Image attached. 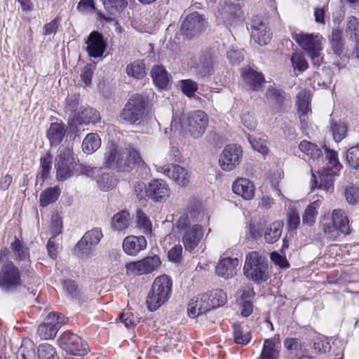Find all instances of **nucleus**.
Returning a JSON list of instances; mask_svg holds the SVG:
<instances>
[{
	"mask_svg": "<svg viewBox=\"0 0 359 359\" xmlns=\"http://www.w3.org/2000/svg\"><path fill=\"white\" fill-rule=\"evenodd\" d=\"M63 290L66 294L71 298H76L79 292L74 281L71 280H64L62 283Z\"/></svg>",
	"mask_w": 359,
	"mask_h": 359,
	"instance_id": "obj_60",
	"label": "nucleus"
},
{
	"mask_svg": "<svg viewBox=\"0 0 359 359\" xmlns=\"http://www.w3.org/2000/svg\"><path fill=\"white\" fill-rule=\"evenodd\" d=\"M39 359H59L55 348L48 344H42L38 348Z\"/></svg>",
	"mask_w": 359,
	"mask_h": 359,
	"instance_id": "obj_52",
	"label": "nucleus"
},
{
	"mask_svg": "<svg viewBox=\"0 0 359 359\" xmlns=\"http://www.w3.org/2000/svg\"><path fill=\"white\" fill-rule=\"evenodd\" d=\"M66 133L65 126L62 123H52L47 130V137L51 147L57 146L62 141Z\"/></svg>",
	"mask_w": 359,
	"mask_h": 359,
	"instance_id": "obj_30",
	"label": "nucleus"
},
{
	"mask_svg": "<svg viewBox=\"0 0 359 359\" xmlns=\"http://www.w3.org/2000/svg\"><path fill=\"white\" fill-rule=\"evenodd\" d=\"M136 226L146 235L151 233V222L146 214L141 210H138L136 212Z\"/></svg>",
	"mask_w": 359,
	"mask_h": 359,
	"instance_id": "obj_43",
	"label": "nucleus"
},
{
	"mask_svg": "<svg viewBox=\"0 0 359 359\" xmlns=\"http://www.w3.org/2000/svg\"><path fill=\"white\" fill-rule=\"evenodd\" d=\"M116 182L114 174L109 172L102 174L97 180V186L103 191L112 189L116 186Z\"/></svg>",
	"mask_w": 359,
	"mask_h": 359,
	"instance_id": "obj_45",
	"label": "nucleus"
},
{
	"mask_svg": "<svg viewBox=\"0 0 359 359\" xmlns=\"http://www.w3.org/2000/svg\"><path fill=\"white\" fill-rule=\"evenodd\" d=\"M102 237V232L98 228L86 232L75 246L74 252L82 256L90 255Z\"/></svg>",
	"mask_w": 359,
	"mask_h": 359,
	"instance_id": "obj_13",
	"label": "nucleus"
},
{
	"mask_svg": "<svg viewBox=\"0 0 359 359\" xmlns=\"http://www.w3.org/2000/svg\"><path fill=\"white\" fill-rule=\"evenodd\" d=\"M244 50L238 49L234 46H231L226 53V57L230 63L233 65H238L244 60Z\"/></svg>",
	"mask_w": 359,
	"mask_h": 359,
	"instance_id": "obj_56",
	"label": "nucleus"
},
{
	"mask_svg": "<svg viewBox=\"0 0 359 359\" xmlns=\"http://www.w3.org/2000/svg\"><path fill=\"white\" fill-rule=\"evenodd\" d=\"M324 233L332 240H336L341 234L349 233L348 220L341 210H334L331 217H325L322 222Z\"/></svg>",
	"mask_w": 359,
	"mask_h": 359,
	"instance_id": "obj_7",
	"label": "nucleus"
},
{
	"mask_svg": "<svg viewBox=\"0 0 359 359\" xmlns=\"http://www.w3.org/2000/svg\"><path fill=\"white\" fill-rule=\"evenodd\" d=\"M232 327L235 343L238 344L245 345L250 342L251 339V335L249 332L243 333L242 327L238 323H233Z\"/></svg>",
	"mask_w": 359,
	"mask_h": 359,
	"instance_id": "obj_48",
	"label": "nucleus"
},
{
	"mask_svg": "<svg viewBox=\"0 0 359 359\" xmlns=\"http://www.w3.org/2000/svg\"><path fill=\"white\" fill-rule=\"evenodd\" d=\"M243 271L246 278L256 284L266 282L269 278L267 259L255 251L246 255Z\"/></svg>",
	"mask_w": 359,
	"mask_h": 359,
	"instance_id": "obj_3",
	"label": "nucleus"
},
{
	"mask_svg": "<svg viewBox=\"0 0 359 359\" xmlns=\"http://www.w3.org/2000/svg\"><path fill=\"white\" fill-rule=\"evenodd\" d=\"M248 139L253 149L262 154H268L269 149L266 140L250 135H248Z\"/></svg>",
	"mask_w": 359,
	"mask_h": 359,
	"instance_id": "obj_54",
	"label": "nucleus"
},
{
	"mask_svg": "<svg viewBox=\"0 0 359 359\" xmlns=\"http://www.w3.org/2000/svg\"><path fill=\"white\" fill-rule=\"evenodd\" d=\"M99 112L91 108L86 107L81 111L79 112L76 117V121L79 124L96 123L100 121Z\"/></svg>",
	"mask_w": 359,
	"mask_h": 359,
	"instance_id": "obj_37",
	"label": "nucleus"
},
{
	"mask_svg": "<svg viewBox=\"0 0 359 359\" xmlns=\"http://www.w3.org/2000/svg\"><path fill=\"white\" fill-rule=\"evenodd\" d=\"M208 297L210 304L212 309L222 306L226 303V294L222 290H215Z\"/></svg>",
	"mask_w": 359,
	"mask_h": 359,
	"instance_id": "obj_47",
	"label": "nucleus"
},
{
	"mask_svg": "<svg viewBox=\"0 0 359 359\" xmlns=\"http://www.w3.org/2000/svg\"><path fill=\"white\" fill-rule=\"evenodd\" d=\"M126 70L129 76L141 79L146 74L145 63L143 60H135L126 66Z\"/></svg>",
	"mask_w": 359,
	"mask_h": 359,
	"instance_id": "obj_41",
	"label": "nucleus"
},
{
	"mask_svg": "<svg viewBox=\"0 0 359 359\" xmlns=\"http://www.w3.org/2000/svg\"><path fill=\"white\" fill-rule=\"evenodd\" d=\"M242 148L235 144L226 145L219 158L220 168L224 171H231L239 165L242 157Z\"/></svg>",
	"mask_w": 359,
	"mask_h": 359,
	"instance_id": "obj_12",
	"label": "nucleus"
},
{
	"mask_svg": "<svg viewBox=\"0 0 359 359\" xmlns=\"http://www.w3.org/2000/svg\"><path fill=\"white\" fill-rule=\"evenodd\" d=\"M51 157L49 155L41 158V171L38 174L37 177L40 178L43 182L49 176L51 170Z\"/></svg>",
	"mask_w": 359,
	"mask_h": 359,
	"instance_id": "obj_55",
	"label": "nucleus"
},
{
	"mask_svg": "<svg viewBox=\"0 0 359 359\" xmlns=\"http://www.w3.org/2000/svg\"><path fill=\"white\" fill-rule=\"evenodd\" d=\"M163 173L182 187L189 183V175L187 170L178 165L170 164L162 168Z\"/></svg>",
	"mask_w": 359,
	"mask_h": 359,
	"instance_id": "obj_22",
	"label": "nucleus"
},
{
	"mask_svg": "<svg viewBox=\"0 0 359 359\" xmlns=\"http://www.w3.org/2000/svg\"><path fill=\"white\" fill-rule=\"evenodd\" d=\"M313 348L317 353H323L329 351L331 346L326 338L319 337L314 340Z\"/></svg>",
	"mask_w": 359,
	"mask_h": 359,
	"instance_id": "obj_58",
	"label": "nucleus"
},
{
	"mask_svg": "<svg viewBox=\"0 0 359 359\" xmlns=\"http://www.w3.org/2000/svg\"><path fill=\"white\" fill-rule=\"evenodd\" d=\"M280 348V343L278 335L265 339L259 359H277L279 355Z\"/></svg>",
	"mask_w": 359,
	"mask_h": 359,
	"instance_id": "obj_29",
	"label": "nucleus"
},
{
	"mask_svg": "<svg viewBox=\"0 0 359 359\" xmlns=\"http://www.w3.org/2000/svg\"><path fill=\"white\" fill-rule=\"evenodd\" d=\"M345 32L351 40L358 43L359 41V20L354 16L348 17Z\"/></svg>",
	"mask_w": 359,
	"mask_h": 359,
	"instance_id": "obj_42",
	"label": "nucleus"
},
{
	"mask_svg": "<svg viewBox=\"0 0 359 359\" xmlns=\"http://www.w3.org/2000/svg\"><path fill=\"white\" fill-rule=\"evenodd\" d=\"M208 126V117L204 111L196 110L189 113L187 126L191 135L194 138L200 137Z\"/></svg>",
	"mask_w": 359,
	"mask_h": 359,
	"instance_id": "obj_17",
	"label": "nucleus"
},
{
	"mask_svg": "<svg viewBox=\"0 0 359 359\" xmlns=\"http://www.w3.org/2000/svg\"><path fill=\"white\" fill-rule=\"evenodd\" d=\"M76 166L77 163L72 149L68 147L60 149L59 154L55 158L57 180L64 181L73 176Z\"/></svg>",
	"mask_w": 359,
	"mask_h": 359,
	"instance_id": "obj_9",
	"label": "nucleus"
},
{
	"mask_svg": "<svg viewBox=\"0 0 359 359\" xmlns=\"http://www.w3.org/2000/svg\"><path fill=\"white\" fill-rule=\"evenodd\" d=\"M120 320L127 328H132L137 325V318L130 312L122 313L119 315Z\"/></svg>",
	"mask_w": 359,
	"mask_h": 359,
	"instance_id": "obj_62",
	"label": "nucleus"
},
{
	"mask_svg": "<svg viewBox=\"0 0 359 359\" xmlns=\"http://www.w3.org/2000/svg\"><path fill=\"white\" fill-rule=\"evenodd\" d=\"M325 158L328 161L327 170H332L334 172H339L342 168V165L340 163L337 153L332 149L324 146Z\"/></svg>",
	"mask_w": 359,
	"mask_h": 359,
	"instance_id": "obj_44",
	"label": "nucleus"
},
{
	"mask_svg": "<svg viewBox=\"0 0 359 359\" xmlns=\"http://www.w3.org/2000/svg\"><path fill=\"white\" fill-rule=\"evenodd\" d=\"M172 281L166 275L157 277L147 298L148 309L154 311L166 302L172 294Z\"/></svg>",
	"mask_w": 359,
	"mask_h": 359,
	"instance_id": "obj_4",
	"label": "nucleus"
},
{
	"mask_svg": "<svg viewBox=\"0 0 359 359\" xmlns=\"http://www.w3.org/2000/svg\"><path fill=\"white\" fill-rule=\"evenodd\" d=\"M147 105L148 100L145 96L135 94L128 100L119 117L130 124L140 125L146 116Z\"/></svg>",
	"mask_w": 359,
	"mask_h": 359,
	"instance_id": "obj_5",
	"label": "nucleus"
},
{
	"mask_svg": "<svg viewBox=\"0 0 359 359\" xmlns=\"http://www.w3.org/2000/svg\"><path fill=\"white\" fill-rule=\"evenodd\" d=\"M151 76L154 84L159 88L164 89L168 86L170 76L163 66H154L151 71Z\"/></svg>",
	"mask_w": 359,
	"mask_h": 359,
	"instance_id": "obj_31",
	"label": "nucleus"
},
{
	"mask_svg": "<svg viewBox=\"0 0 359 359\" xmlns=\"http://www.w3.org/2000/svg\"><path fill=\"white\" fill-rule=\"evenodd\" d=\"M299 149L301 152L307 156L309 159H312L313 161H319L320 158H322V151L316 144L306 140H302L299 144Z\"/></svg>",
	"mask_w": 359,
	"mask_h": 359,
	"instance_id": "obj_36",
	"label": "nucleus"
},
{
	"mask_svg": "<svg viewBox=\"0 0 359 359\" xmlns=\"http://www.w3.org/2000/svg\"><path fill=\"white\" fill-rule=\"evenodd\" d=\"M233 191L245 200H251L255 196V187L247 178H238L233 184Z\"/></svg>",
	"mask_w": 359,
	"mask_h": 359,
	"instance_id": "obj_27",
	"label": "nucleus"
},
{
	"mask_svg": "<svg viewBox=\"0 0 359 359\" xmlns=\"http://www.w3.org/2000/svg\"><path fill=\"white\" fill-rule=\"evenodd\" d=\"M292 39L306 52L312 61L313 65L318 67L323 61V57L321 55L323 36L318 34H309L300 32L294 33Z\"/></svg>",
	"mask_w": 359,
	"mask_h": 359,
	"instance_id": "obj_2",
	"label": "nucleus"
},
{
	"mask_svg": "<svg viewBox=\"0 0 359 359\" xmlns=\"http://www.w3.org/2000/svg\"><path fill=\"white\" fill-rule=\"evenodd\" d=\"M147 196L155 202L166 199L170 195L167 183L163 180H152L145 187Z\"/></svg>",
	"mask_w": 359,
	"mask_h": 359,
	"instance_id": "obj_19",
	"label": "nucleus"
},
{
	"mask_svg": "<svg viewBox=\"0 0 359 359\" xmlns=\"http://www.w3.org/2000/svg\"><path fill=\"white\" fill-rule=\"evenodd\" d=\"M97 171V168L92 167L89 165L86 164H77L76 167L74 175H86L87 177H93Z\"/></svg>",
	"mask_w": 359,
	"mask_h": 359,
	"instance_id": "obj_61",
	"label": "nucleus"
},
{
	"mask_svg": "<svg viewBox=\"0 0 359 359\" xmlns=\"http://www.w3.org/2000/svg\"><path fill=\"white\" fill-rule=\"evenodd\" d=\"M265 96L269 102L278 109L283 107L286 100L285 93L280 89L276 88L272 85L267 88Z\"/></svg>",
	"mask_w": 359,
	"mask_h": 359,
	"instance_id": "obj_33",
	"label": "nucleus"
},
{
	"mask_svg": "<svg viewBox=\"0 0 359 359\" xmlns=\"http://www.w3.org/2000/svg\"><path fill=\"white\" fill-rule=\"evenodd\" d=\"M161 264V262L158 256H147L140 261L128 264L126 269L128 272L135 275H143L157 270Z\"/></svg>",
	"mask_w": 359,
	"mask_h": 359,
	"instance_id": "obj_16",
	"label": "nucleus"
},
{
	"mask_svg": "<svg viewBox=\"0 0 359 359\" xmlns=\"http://www.w3.org/2000/svg\"><path fill=\"white\" fill-rule=\"evenodd\" d=\"M320 203L319 200H316L306 207L302 215V222L304 224L310 226L315 223L318 215L317 210L320 207Z\"/></svg>",
	"mask_w": 359,
	"mask_h": 359,
	"instance_id": "obj_40",
	"label": "nucleus"
},
{
	"mask_svg": "<svg viewBox=\"0 0 359 359\" xmlns=\"http://www.w3.org/2000/svg\"><path fill=\"white\" fill-rule=\"evenodd\" d=\"M59 346L70 355L82 357L88 352L87 343L71 332H65L57 339Z\"/></svg>",
	"mask_w": 359,
	"mask_h": 359,
	"instance_id": "obj_11",
	"label": "nucleus"
},
{
	"mask_svg": "<svg viewBox=\"0 0 359 359\" xmlns=\"http://www.w3.org/2000/svg\"><path fill=\"white\" fill-rule=\"evenodd\" d=\"M147 242L144 236H128L123 242L124 252L131 256H135L147 248Z\"/></svg>",
	"mask_w": 359,
	"mask_h": 359,
	"instance_id": "obj_24",
	"label": "nucleus"
},
{
	"mask_svg": "<svg viewBox=\"0 0 359 359\" xmlns=\"http://www.w3.org/2000/svg\"><path fill=\"white\" fill-rule=\"evenodd\" d=\"M22 285L20 271L12 261L6 262L0 271V288L8 293L17 292Z\"/></svg>",
	"mask_w": 359,
	"mask_h": 359,
	"instance_id": "obj_8",
	"label": "nucleus"
},
{
	"mask_svg": "<svg viewBox=\"0 0 359 359\" xmlns=\"http://www.w3.org/2000/svg\"><path fill=\"white\" fill-rule=\"evenodd\" d=\"M251 37L260 46L268 44L271 41V34L267 25L259 18L252 19L250 24Z\"/></svg>",
	"mask_w": 359,
	"mask_h": 359,
	"instance_id": "obj_20",
	"label": "nucleus"
},
{
	"mask_svg": "<svg viewBox=\"0 0 359 359\" xmlns=\"http://www.w3.org/2000/svg\"><path fill=\"white\" fill-rule=\"evenodd\" d=\"M330 131L335 142H341L346 136V126L343 123L332 122Z\"/></svg>",
	"mask_w": 359,
	"mask_h": 359,
	"instance_id": "obj_53",
	"label": "nucleus"
},
{
	"mask_svg": "<svg viewBox=\"0 0 359 359\" xmlns=\"http://www.w3.org/2000/svg\"><path fill=\"white\" fill-rule=\"evenodd\" d=\"M239 264L237 258L226 257L221 259L216 266V273L225 279L232 278L236 274V268Z\"/></svg>",
	"mask_w": 359,
	"mask_h": 359,
	"instance_id": "obj_25",
	"label": "nucleus"
},
{
	"mask_svg": "<svg viewBox=\"0 0 359 359\" xmlns=\"http://www.w3.org/2000/svg\"><path fill=\"white\" fill-rule=\"evenodd\" d=\"M131 223V216L126 210H122L114 215L111 227L114 231H121L126 229Z\"/></svg>",
	"mask_w": 359,
	"mask_h": 359,
	"instance_id": "obj_34",
	"label": "nucleus"
},
{
	"mask_svg": "<svg viewBox=\"0 0 359 359\" xmlns=\"http://www.w3.org/2000/svg\"><path fill=\"white\" fill-rule=\"evenodd\" d=\"M337 175V172L323 169L318 172V177L312 173V187H316L320 189L325 190L327 192H332L334 191V179Z\"/></svg>",
	"mask_w": 359,
	"mask_h": 359,
	"instance_id": "obj_21",
	"label": "nucleus"
},
{
	"mask_svg": "<svg viewBox=\"0 0 359 359\" xmlns=\"http://www.w3.org/2000/svg\"><path fill=\"white\" fill-rule=\"evenodd\" d=\"M283 224L276 221L267 226L264 233V241L267 243H274L278 241L282 234Z\"/></svg>",
	"mask_w": 359,
	"mask_h": 359,
	"instance_id": "obj_35",
	"label": "nucleus"
},
{
	"mask_svg": "<svg viewBox=\"0 0 359 359\" xmlns=\"http://www.w3.org/2000/svg\"><path fill=\"white\" fill-rule=\"evenodd\" d=\"M79 106V95H68L66 98L65 110L71 114L76 112Z\"/></svg>",
	"mask_w": 359,
	"mask_h": 359,
	"instance_id": "obj_59",
	"label": "nucleus"
},
{
	"mask_svg": "<svg viewBox=\"0 0 359 359\" xmlns=\"http://www.w3.org/2000/svg\"><path fill=\"white\" fill-rule=\"evenodd\" d=\"M180 83L182 91L189 97H193L195 92L198 90L197 83L191 79L182 80Z\"/></svg>",
	"mask_w": 359,
	"mask_h": 359,
	"instance_id": "obj_57",
	"label": "nucleus"
},
{
	"mask_svg": "<svg viewBox=\"0 0 359 359\" xmlns=\"http://www.w3.org/2000/svg\"><path fill=\"white\" fill-rule=\"evenodd\" d=\"M328 40L333 53L337 56H340L344 48V42L342 39L341 31L339 29H333Z\"/></svg>",
	"mask_w": 359,
	"mask_h": 359,
	"instance_id": "obj_38",
	"label": "nucleus"
},
{
	"mask_svg": "<svg viewBox=\"0 0 359 359\" xmlns=\"http://www.w3.org/2000/svg\"><path fill=\"white\" fill-rule=\"evenodd\" d=\"M346 159L349 167L352 169L359 170V144L347 150Z\"/></svg>",
	"mask_w": 359,
	"mask_h": 359,
	"instance_id": "obj_51",
	"label": "nucleus"
},
{
	"mask_svg": "<svg viewBox=\"0 0 359 359\" xmlns=\"http://www.w3.org/2000/svg\"><path fill=\"white\" fill-rule=\"evenodd\" d=\"M104 9L111 15L107 18L103 15L100 17L106 20H112L113 17L119 14L128 5L127 0H102Z\"/></svg>",
	"mask_w": 359,
	"mask_h": 359,
	"instance_id": "obj_32",
	"label": "nucleus"
},
{
	"mask_svg": "<svg viewBox=\"0 0 359 359\" xmlns=\"http://www.w3.org/2000/svg\"><path fill=\"white\" fill-rule=\"evenodd\" d=\"M141 161V157L136 150L111 144L106 149L103 163L106 167L116 169L118 172H128Z\"/></svg>",
	"mask_w": 359,
	"mask_h": 359,
	"instance_id": "obj_1",
	"label": "nucleus"
},
{
	"mask_svg": "<svg viewBox=\"0 0 359 359\" xmlns=\"http://www.w3.org/2000/svg\"><path fill=\"white\" fill-rule=\"evenodd\" d=\"M208 22L203 15L194 12L188 15L182 21L180 31L189 39L200 36L207 28Z\"/></svg>",
	"mask_w": 359,
	"mask_h": 359,
	"instance_id": "obj_10",
	"label": "nucleus"
},
{
	"mask_svg": "<svg viewBox=\"0 0 359 359\" xmlns=\"http://www.w3.org/2000/svg\"><path fill=\"white\" fill-rule=\"evenodd\" d=\"M9 249L12 257L16 262H24L25 264L30 263L29 248L24 245L16 236L13 237Z\"/></svg>",
	"mask_w": 359,
	"mask_h": 359,
	"instance_id": "obj_26",
	"label": "nucleus"
},
{
	"mask_svg": "<svg viewBox=\"0 0 359 359\" xmlns=\"http://www.w3.org/2000/svg\"><path fill=\"white\" fill-rule=\"evenodd\" d=\"M176 226L183 231L182 243L187 251L192 252L200 243L204 236V230L201 225H190V220L187 215L180 217Z\"/></svg>",
	"mask_w": 359,
	"mask_h": 359,
	"instance_id": "obj_6",
	"label": "nucleus"
},
{
	"mask_svg": "<svg viewBox=\"0 0 359 359\" xmlns=\"http://www.w3.org/2000/svg\"><path fill=\"white\" fill-rule=\"evenodd\" d=\"M211 308L208 295L203 294L190 301L187 312L189 317L196 318L210 311Z\"/></svg>",
	"mask_w": 359,
	"mask_h": 359,
	"instance_id": "obj_23",
	"label": "nucleus"
},
{
	"mask_svg": "<svg viewBox=\"0 0 359 359\" xmlns=\"http://www.w3.org/2000/svg\"><path fill=\"white\" fill-rule=\"evenodd\" d=\"M87 51L89 56L97 58L102 56L107 47V41L102 34L97 31L90 33L86 41Z\"/></svg>",
	"mask_w": 359,
	"mask_h": 359,
	"instance_id": "obj_18",
	"label": "nucleus"
},
{
	"mask_svg": "<svg viewBox=\"0 0 359 359\" xmlns=\"http://www.w3.org/2000/svg\"><path fill=\"white\" fill-rule=\"evenodd\" d=\"M242 76L245 83L252 90L259 91L262 90L265 79L261 73L252 69L246 68L243 70Z\"/></svg>",
	"mask_w": 359,
	"mask_h": 359,
	"instance_id": "obj_28",
	"label": "nucleus"
},
{
	"mask_svg": "<svg viewBox=\"0 0 359 359\" xmlns=\"http://www.w3.org/2000/svg\"><path fill=\"white\" fill-rule=\"evenodd\" d=\"M182 247L180 244L173 246L168 253L169 260L173 262H179L182 259Z\"/></svg>",
	"mask_w": 359,
	"mask_h": 359,
	"instance_id": "obj_64",
	"label": "nucleus"
},
{
	"mask_svg": "<svg viewBox=\"0 0 359 359\" xmlns=\"http://www.w3.org/2000/svg\"><path fill=\"white\" fill-rule=\"evenodd\" d=\"M101 146V140L96 133L86 135L82 143V150L87 154L94 153Z\"/></svg>",
	"mask_w": 359,
	"mask_h": 359,
	"instance_id": "obj_39",
	"label": "nucleus"
},
{
	"mask_svg": "<svg viewBox=\"0 0 359 359\" xmlns=\"http://www.w3.org/2000/svg\"><path fill=\"white\" fill-rule=\"evenodd\" d=\"M345 196L348 203L355 204L359 200V189L354 187L346 188Z\"/></svg>",
	"mask_w": 359,
	"mask_h": 359,
	"instance_id": "obj_63",
	"label": "nucleus"
},
{
	"mask_svg": "<svg viewBox=\"0 0 359 359\" xmlns=\"http://www.w3.org/2000/svg\"><path fill=\"white\" fill-rule=\"evenodd\" d=\"M294 70L303 72L309 68V63L302 53H294L290 57Z\"/></svg>",
	"mask_w": 359,
	"mask_h": 359,
	"instance_id": "obj_49",
	"label": "nucleus"
},
{
	"mask_svg": "<svg viewBox=\"0 0 359 359\" xmlns=\"http://www.w3.org/2000/svg\"><path fill=\"white\" fill-rule=\"evenodd\" d=\"M241 13V7L238 4L219 3L216 18L219 23H224L228 27L239 20Z\"/></svg>",
	"mask_w": 359,
	"mask_h": 359,
	"instance_id": "obj_15",
	"label": "nucleus"
},
{
	"mask_svg": "<svg viewBox=\"0 0 359 359\" xmlns=\"http://www.w3.org/2000/svg\"><path fill=\"white\" fill-rule=\"evenodd\" d=\"M60 195L58 189L48 188L41 194L40 196V203L43 207H46L49 204L54 203Z\"/></svg>",
	"mask_w": 359,
	"mask_h": 359,
	"instance_id": "obj_50",
	"label": "nucleus"
},
{
	"mask_svg": "<svg viewBox=\"0 0 359 359\" xmlns=\"http://www.w3.org/2000/svg\"><path fill=\"white\" fill-rule=\"evenodd\" d=\"M21 359H35V346L29 339H24L18 351Z\"/></svg>",
	"mask_w": 359,
	"mask_h": 359,
	"instance_id": "obj_46",
	"label": "nucleus"
},
{
	"mask_svg": "<svg viewBox=\"0 0 359 359\" xmlns=\"http://www.w3.org/2000/svg\"><path fill=\"white\" fill-rule=\"evenodd\" d=\"M65 318L55 313H50L43 323L38 327L37 334L42 339H50L55 337L59 329L65 323Z\"/></svg>",
	"mask_w": 359,
	"mask_h": 359,
	"instance_id": "obj_14",
	"label": "nucleus"
}]
</instances>
